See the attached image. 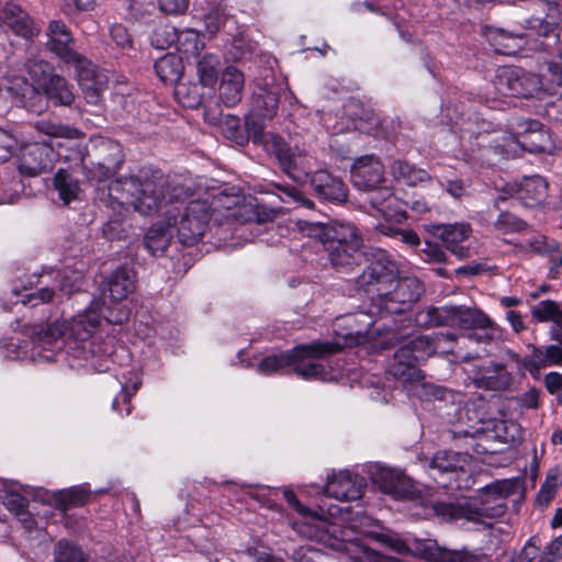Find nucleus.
<instances>
[{
  "mask_svg": "<svg viewBox=\"0 0 562 562\" xmlns=\"http://www.w3.org/2000/svg\"><path fill=\"white\" fill-rule=\"evenodd\" d=\"M430 232L435 237L439 238L445 244L446 248L458 259L462 260L471 257V247L463 245L472 234L470 224H434L430 226Z\"/></svg>",
  "mask_w": 562,
  "mask_h": 562,
  "instance_id": "nucleus-20",
  "label": "nucleus"
},
{
  "mask_svg": "<svg viewBox=\"0 0 562 562\" xmlns=\"http://www.w3.org/2000/svg\"><path fill=\"white\" fill-rule=\"evenodd\" d=\"M492 434L502 443L517 445L522 441V429L515 420H496Z\"/></svg>",
  "mask_w": 562,
  "mask_h": 562,
  "instance_id": "nucleus-45",
  "label": "nucleus"
},
{
  "mask_svg": "<svg viewBox=\"0 0 562 562\" xmlns=\"http://www.w3.org/2000/svg\"><path fill=\"white\" fill-rule=\"evenodd\" d=\"M543 111L549 120L562 122V95L547 102Z\"/></svg>",
  "mask_w": 562,
  "mask_h": 562,
  "instance_id": "nucleus-64",
  "label": "nucleus"
},
{
  "mask_svg": "<svg viewBox=\"0 0 562 562\" xmlns=\"http://www.w3.org/2000/svg\"><path fill=\"white\" fill-rule=\"evenodd\" d=\"M100 154H106L101 161L88 165L81 156L82 172L87 180L103 182L112 178L121 169L123 156L117 143L111 140L100 142Z\"/></svg>",
  "mask_w": 562,
  "mask_h": 562,
  "instance_id": "nucleus-15",
  "label": "nucleus"
},
{
  "mask_svg": "<svg viewBox=\"0 0 562 562\" xmlns=\"http://www.w3.org/2000/svg\"><path fill=\"white\" fill-rule=\"evenodd\" d=\"M54 187L58 191L59 199L69 204L79 199L81 189L79 182L66 169H59L54 177Z\"/></svg>",
  "mask_w": 562,
  "mask_h": 562,
  "instance_id": "nucleus-43",
  "label": "nucleus"
},
{
  "mask_svg": "<svg viewBox=\"0 0 562 562\" xmlns=\"http://www.w3.org/2000/svg\"><path fill=\"white\" fill-rule=\"evenodd\" d=\"M323 245L333 268L348 272L360 262L363 238L360 229L351 222L313 224L310 228Z\"/></svg>",
  "mask_w": 562,
  "mask_h": 562,
  "instance_id": "nucleus-4",
  "label": "nucleus"
},
{
  "mask_svg": "<svg viewBox=\"0 0 562 562\" xmlns=\"http://www.w3.org/2000/svg\"><path fill=\"white\" fill-rule=\"evenodd\" d=\"M423 292V284L417 278H398L397 276L392 288L389 290V294L379 299L375 307L381 315L398 314L416 302Z\"/></svg>",
  "mask_w": 562,
  "mask_h": 562,
  "instance_id": "nucleus-13",
  "label": "nucleus"
},
{
  "mask_svg": "<svg viewBox=\"0 0 562 562\" xmlns=\"http://www.w3.org/2000/svg\"><path fill=\"white\" fill-rule=\"evenodd\" d=\"M441 335H425L418 336L402 347L409 350L411 358L416 359L418 362L427 359L432 355H446L448 352H453L451 348H443L441 345L447 340Z\"/></svg>",
  "mask_w": 562,
  "mask_h": 562,
  "instance_id": "nucleus-29",
  "label": "nucleus"
},
{
  "mask_svg": "<svg viewBox=\"0 0 562 562\" xmlns=\"http://www.w3.org/2000/svg\"><path fill=\"white\" fill-rule=\"evenodd\" d=\"M536 4L543 11V15L530 20L531 27L539 34L547 36L554 25L562 20V0H537Z\"/></svg>",
  "mask_w": 562,
  "mask_h": 562,
  "instance_id": "nucleus-31",
  "label": "nucleus"
},
{
  "mask_svg": "<svg viewBox=\"0 0 562 562\" xmlns=\"http://www.w3.org/2000/svg\"><path fill=\"white\" fill-rule=\"evenodd\" d=\"M47 48L74 69L88 66V59L72 49V36L65 23L52 21L47 30Z\"/></svg>",
  "mask_w": 562,
  "mask_h": 562,
  "instance_id": "nucleus-16",
  "label": "nucleus"
},
{
  "mask_svg": "<svg viewBox=\"0 0 562 562\" xmlns=\"http://www.w3.org/2000/svg\"><path fill=\"white\" fill-rule=\"evenodd\" d=\"M390 172L394 179L403 181L407 186H417L430 181L427 170L417 168L405 160H394L390 166Z\"/></svg>",
  "mask_w": 562,
  "mask_h": 562,
  "instance_id": "nucleus-35",
  "label": "nucleus"
},
{
  "mask_svg": "<svg viewBox=\"0 0 562 562\" xmlns=\"http://www.w3.org/2000/svg\"><path fill=\"white\" fill-rule=\"evenodd\" d=\"M372 479L384 494L394 499H416L420 496L413 481L400 469L380 467L372 474Z\"/></svg>",
  "mask_w": 562,
  "mask_h": 562,
  "instance_id": "nucleus-17",
  "label": "nucleus"
},
{
  "mask_svg": "<svg viewBox=\"0 0 562 562\" xmlns=\"http://www.w3.org/2000/svg\"><path fill=\"white\" fill-rule=\"evenodd\" d=\"M516 486L514 480L495 481L484 486L480 490V505L474 509L451 503H437L434 509L438 515L452 520L479 521L481 517H497L504 514L503 501L515 492Z\"/></svg>",
  "mask_w": 562,
  "mask_h": 562,
  "instance_id": "nucleus-6",
  "label": "nucleus"
},
{
  "mask_svg": "<svg viewBox=\"0 0 562 562\" xmlns=\"http://www.w3.org/2000/svg\"><path fill=\"white\" fill-rule=\"evenodd\" d=\"M178 32L179 30L170 24L158 26L150 36V43L158 49H167L176 45Z\"/></svg>",
  "mask_w": 562,
  "mask_h": 562,
  "instance_id": "nucleus-52",
  "label": "nucleus"
},
{
  "mask_svg": "<svg viewBox=\"0 0 562 562\" xmlns=\"http://www.w3.org/2000/svg\"><path fill=\"white\" fill-rule=\"evenodd\" d=\"M531 314L538 322H552L557 327L562 329V310L555 301H540L533 306Z\"/></svg>",
  "mask_w": 562,
  "mask_h": 562,
  "instance_id": "nucleus-48",
  "label": "nucleus"
},
{
  "mask_svg": "<svg viewBox=\"0 0 562 562\" xmlns=\"http://www.w3.org/2000/svg\"><path fill=\"white\" fill-rule=\"evenodd\" d=\"M34 126L38 133L50 137H63L69 139H78L82 137V133L78 128L48 120L37 121Z\"/></svg>",
  "mask_w": 562,
  "mask_h": 562,
  "instance_id": "nucleus-49",
  "label": "nucleus"
},
{
  "mask_svg": "<svg viewBox=\"0 0 562 562\" xmlns=\"http://www.w3.org/2000/svg\"><path fill=\"white\" fill-rule=\"evenodd\" d=\"M283 496L288 504L302 516L301 520L293 522V529L301 536L323 542L337 551L353 552V548L358 544L353 542V530L350 528H341L336 524L329 522L322 518L316 512L301 504L294 492L285 488Z\"/></svg>",
  "mask_w": 562,
  "mask_h": 562,
  "instance_id": "nucleus-5",
  "label": "nucleus"
},
{
  "mask_svg": "<svg viewBox=\"0 0 562 562\" xmlns=\"http://www.w3.org/2000/svg\"><path fill=\"white\" fill-rule=\"evenodd\" d=\"M407 392L423 402H446L453 398V393L451 391L434 383L426 382L424 378L413 383Z\"/></svg>",
  "mask_w": 562,
  "mask_h": 562,
  "instance_id": "nucleus-41",
  "label": "nucleus"
},
{
  "mask_svg": "<svg viewBox=\"0 0 562 562\" xmlns=\"http://www.w3.org/2000/svg\"><path fill=\"white\" fill-rule=\"evenodd\" d=\"M279 97L276 92L262 90L254 95L252 111L260 117L272 119L278 109Z\"/></svg>",
  "mask_w": 562,
  "mask_h": 562,
  "instance_id": "nucleus-50",
  "label": "nucleus"
},
{
  "mask_svg": "<svg viewBox=\"0 0 562 562\" xmlns=\"http://www.w3.org/2000/svg\"><path fill=\"white\" fill-rule=\"evenodd\" d=\"M436 335H441L443 336L445 338H448L447 340L448 341H445L442 342V347L443 348H451L453 349V352H448L447 355H453L456 356V358H459V359H462L464 361H468L469 359L471 358H474V355L470 353V352H463V346H468L467 342H480L482 341L483 339H491V336L485 334V335H479V334H468V335H462L461 337H457L456 335L453 334H450V333H447V334H443V333H437ZM477 355H475L476 357Z\"/></svg>",
  "mask_w": 562,
  "mask_h": 562,
  "instance_id": "nucleus-42",
  "label": "nucleus"
},
{
  "mask_svg": "<svg viewBox=\"0 0 562 562\" xmlns=\"http://www.w3.org/2000/svg\"><path fill=\"white\" fill-rule=\"evenodd\" d=\"M22 83L23 87L16 91L19 102L30 112L42 113L47 108L44 94L25 81Z\"/></svg>",
  "mask_w": 562,
  "mask_h": 562,
  "instance_id": "nucleus-46",
  "label": "nucleus"
},
{
  "mask_svg": "<svg viewBox=\"0 0 562 562\" xmlns=\"http://www.w3.org/2000/svg\"><path fill=\"white\" fill-rule=\"evenodd\" d=\"M104 302L93 300L83 313L69 321H56L41 327L35 333L31 358L33 361L50 362L58 351L66 347V352L74 359L90 363L98 372L109 369L108 358L112 353V345L103 347L88 339L100 327L102 317L112 324H122L127 319L126 311L120 310L116 315L103 313Z\"/></svg>",
  "mask_w": 562,
  "mask_h": 562,
  "instance_id": "nucleus-2",
  "label": "nucleus"
},
{
  "mask_svg": "<svg viewBox=\"0 0 562 562\" xmlns=\"http://www.w3.org/2000/svg\"><path fill=\"white\" fill-rule=\"evenodd\" d=\"M204 46V37L200 32L193 29H184L178 32L175 47L186 58L198 57Z\"/></svg>",
  "mask_w": 562,
  "mask_h": 562,
  "instance_id": "nucleus-40",
  "label": "nucleus"
},
{
  "mask_svg": "<svg viewBox=\"0 0 562 562\" xmlns=\"http://www.w3.org/2000/svg\"><path fill=\"white\" fill-rule=\"evenodd\" d=\"M397 276L396 262L386 251L378 249L371 254L367 268L359 276L358 283L375 306L379 299L389 294V290Z\"/></svg>",
  "mask_w": 562,
  "mask_h": 562,
  "instance_id": "nucleus-9",
  "label": "nucleus"
},
{
  "mask_svg": "<svg viewBox=\"0 0 562 562\" xmlns=\"http://www.w3.org/2000/svg\"><path fill=\"white\" fill-rule=\"evenodd\" d=\"M116 180L112 181L106 188H100L98 190L99 200L112 212L110 220L103 226V235L110 240L122 239L125 236V227L123 225L124 220L128 215L120 216L115 210L108 204L106 198L110 188L115 183Z\"/></svg>",
  "mask_w": 562,
  "mask_h": 562,
  "instance_id": "nucleus-37",
  "label": "nucleus"
},
{
  "mask_svg": "<svg viewBox=\"0 0 562 562\" xmlns=\"http://www.w3.org/2000/svg\"><path fill=\"white\" fill-rule=\"evenodd\" d=\"M368 191L370 192L369 202L372 209L380 213L385 220L396 217L397 200L391 189L378 186V188Z\"/></svg>",
  "mask_w": 562,
  "mask_h": 562,
  "instance_id": "nucleus-36",
  "label": "nucleus"
},
{
  "mask_svg": "<svg viewBox=\"0 0 562 562\" xmlns=\"http://www.w3.org/2000/svg\"><path fill=\"white\" fill-rule=\"evenodd\" d=\"M351 181L361 191L373 190L384 181V166L374 155H366L355 160Z\"/></svg>",
  "mask_w": 562,
  "mask_h": 562,
  "instance_id": "nucleus-23",
  "label": "nucleus"
},
{
  "mask_svg": "<svg viewBox=\"0 0 562 562\" xmlns=\"http://www.w3.org/2000/svg\"><path fill=\"white\" fill-rule=\"evenodd\" d=\"M18 147V138L9 131L0 128V162L7 161Z\"/></svg>",
  "mask_w": 562,
  "mask_h": 562,
  "instance_id": "nucleus-57",
  "label": "nucleus"
},
{
  "mask_svg": "<svg viewBox=\"0 0 562 562\" xmlns=\"http://www.w3.org/2000/svg\"><path fill=\"white\" fill-rule=\"evenodd\" d=\"M263 117L258 116L256 112L251 111L249 115L246 116V128L250 136L254 137L255 142H260L263 136L265 125L262 123Z\"/></svg>",
  "mask_w": 562,
  "mask_h": 562,
  "instance_id": "nucleus-61",
  "label": "nucleus"
},
{
  "mask_svg": "<svg viewBox=\"0 0 562 562\" xmlns=\"http://www.w3.org/2000/svg\"><path fill=\"white\" fill-rule=\"evenodd\" d=\"M541 71V76H538L519 67H502L497 70L493 85L502 95L542 99L559 86L551 85V76L544 65Z\"/></svg>",
  "mask_w": 562,
  "mask_h": 562,
  "instance_id": "nucleus-8",
  "label": "nucleus"
},
{
  "mask_svg": "<svg viewBox=\"0 0 562 562\" xmlns=\"http://www.w3.org/2000/svg\"><path fill=\"white\" fill-rule=\"evenodd\" d=\"M363 479L350 471H340L327 476L324 493L340 502L359 499L363 494Z\"/></svg>",
  "mask_w": 562,
  "mask_h": 562,
  "instance_id": "nucleus-22",
  "label": "nucleus"
},
{
  "mask_svg": "<svg viewBox=\"0 0 562 562\" xmlns=\"http://www.w3.org/2000/svg\"><path fill=\"white\" fill-rule=\"evenodd\" d=\"M473 379L477 387L492 391L505 390L512 383V375L506 368L494 362L480 368Z\"/></svg>",
  "mask_w": 562,
  "mask_h": 562,
  "instance_id": "nucleus-30",
  "label": "nucleus"
},
{
  "mask_svg": "<svg viewBox=\"0 0 562 562\" xmlns=\"http://www.w3.org/2000/svg\"><path fill=\"white\" fill-rule=\"evenodd\" d=\"M82 276L79 272L64 270L59 272L50 286H42L38 290L22 296L23 304L36 306L41 303H50L56 300L60 301L65 296H69L80 290Z\"/></svg>",
  "mask_w": 562,
  "mask_h": 562,
  "instance_id": "nucleus-14",
  "label": "nucleus"
},
{
  "mask_svg": "<svg viewBox=\"0 0 562 562\" xmlns=\"http://www.w3.org/2000/svg\"><path fill=\"white\" fill-rule=\"evenodd\" d=\"M112 41L117 47L127 48L132 46V38L125 26L115 24L110 30Z\"/></svg>",
  "mask_w": 562,
  "mask_h": 562,
  "instance_id": "nucleus-63",
  "label": "nucleus"
},
{
  "mask_svg": "<svg viewBox=\"0 0 562 562\" xmlns=\"http://www.w3.org/2000/svg\"><path fill=\"white\" fill-rule=\"evenodd\" d=\"M494 228L502 234L519 233L526 228V223L509 212H502L494 222Z\"/></svg>",
  "mask_w": 562,
  "mask_h": 562,
  "instance_id": "nucleus-55",
  "label": "nucleus"
},
{
  "mask_svg": "<svg viewBox=\"0 0 562 562\" xmlns=\"http://www.w3.org/2000/svg\"><path fill=\"white\" fill-rule=\"evenodd\" d=\"M552 86H562V26L557 34V55L544 63Z\"/></svg>",
  "mask_w": 562,
  "mask_h": 562,
  "instance_id": "nucleus-53",
  "label": "nucleus"
},
{
  "mask_svg": "<svg viewBox=\"0 0 562 562\" xmlns=\"http://www.w3.org/2000/svg\"><path fill=\"white\" fill-rule=\"evenodd\" d=\"M183 188L166 183L158 172L140 170L137 175L121 177L110 188L106 202L120 216L131 210L142 215L159 214L148 229L145 246L153 254L164 252L176 236L180 196Z\"/></svg>",
  "mask_w": 562,
  "mask_h": 562,
  "instance_id": "nucleus-1",
  "label": "nucleus"
},
{
  "mask_svg": "<svg viewBox=\"0 0 562 562\" xmlns=\"http://www.w3.org/2000/svg\"><path fill=\"white\" fill-rule=\"evenodd\" d=\"M418 363L416 359L411 358L408 349L400 347L387 366V373L408 390L413 383L424 378Z\"/></svg>",
  "mask_w": 562,
  "mask_h": 562,
  "instance_id": "nucleus-25",
  "label": "nucleus"
},
{
  "mask_svg": "<svg viewBox=\"0 0 562 562\" xmlns=\"http://www.w3.org/2000/svg\"><path fill=\"white\" fill-rule=\"evenodd\" d=\"M108 290L113 301L125 300L135 289V276L127 268H119L108 279Z\"/></svg>",
  "mask_w": 562,
  "mask_h": 562,
  "instance_id": "nucleus-34",
  "label": "nucleus"
},
{
  "mask_svg": "<svg viewBox=\"0 0 562 562\" xmlns=\"http://www.w3.org/2000/svg\"><path fill=\"white\" fill-rule=\"evenodd\" d=\"M186 191L180 196L179 213L176 225V237L183 246L196 245L209 227L211 206L204 200L190 201L183 206Z\"/></svg>",
  "mask_w": 562,
  "mask_h": 562,
  "instance_id": "nucleus-11",
  "label": "nucleus"
},
{
  "mask_svg": "<svg viewBox=\"0 0 562 562\" xmlns=\"http://www.w3.org/2000/svg\"><path fill=\"white\" fill-rule=\"evenodd\" d=\"M422 252L425 260L429 262L442 263L448 258L443 248L437 243L426 241Z\"/></svg>",
  "mask_w": 562,
  "mask_h": 562,
  "instance_id": "nucleus-59",
  "label": "nucleus"
},
{
  "mask_svg": "<svg viewBox=\"0 0 562 562\" xmlns=\"http://www.w3.org/2000/svg\"><path fill=\"white\" fill-rule=\"evenodd\" d=\"M205 26L210 33H215L226 21L225 10L223 8L212 9L204 18Z\"/></svg>",
  "mask_w": 562,
  "mask_h": 562,
  "instance_id": "nucleus-60",
  "label": "nucleus"
},
{
  "mask_svg": "<svg viewBox=\"0 0 562 562\" xmlns=\"http://www.w3.org/2000/svg\"><path fill=\"white\" fill-rule=\"evenodd\" d=\"M25 67L30 77L54 105L70 106L75 101L72 86L65 78L55 74L47 61L32 59L27 60Z\"/></svg>",
  "mask_w": 562,
  "mask_h": 562,
  "instance_id": "nucleus-12",
  "label": "nucleus"
},
{
  "mask_svg": "<svg viewBox=\"0 0 562 562\" xmlns=\"http://www.w3.org/2000/svg\"><path fill=\"white\" fill-rule=\"evenodd\" d=\"M89 490L83 486H74L67 490L57 491L54 494L57 505L66 510L70 507L81 506L89 498Z\"/></svg>",
  "mask_w": 562,
  "mask_h": 562,
  "instance_id": "nucleus-47",
  "label": "nucleus"
},
{
  "mask_svg": "<svg viewBox=\"0 0 562 562\" xmlns=\"http://www.w3.org/2000/svg\"><path fill=\"white\" fill-rule=\"evenodd\" d=\"M182 58L175 54H166L155 63V70L165 83H177L183 74Z\"/></svg>",
  "mask_w": 562,
  "mask_h": 562,
  "instance_id": "nucleus-38",
  "label": "nucleus"
},
{
  "mask_svg": "<svg viewBox=\"0 0 562 562\" xmlns=\"http://www.w3.org/2000/svg\"><path fill=\"white\" fill-rule=\"evenodd\" d=\"M351 344V339L346 337L342 344L324 341L299 346L291 351L263 358L257 370L261 374L270 375L285 367H292L294 372L303 379L326 380L328 372L319 359L336 353Z\"/></svg>",
  "mask_w": 562,
  "mask_h": 562,
  "instance_id": "nucleus-3",
  "label": "nucleus"
},
{
  "mask_svg": "<svg viewBox=\"0 0 562 562\" xmlns=\"http://www.w3.org/2000/svg\"><path fill=\"white\" fill-rule=\"evenodd\" d=\"M138 386H139V382H134L133 384H123L122 385V392L121 394H119L114 400H113V403H112V408L114 411H120L119 406L120 404H125L126 405V415H128L131 413V406H130V398L137 392L138 390Z\"/></svg>",
  "mask_w": 562,
  "mask_h": 562,
  "instance_id": "nucleus-58",
  "label": "nucleus"
},
{
  "mask_svg": "<svg viewBox=\"0 0 562 562\" xmlns=\"http://www.w3.org/2000/svg\"><path fill=\"white\" fill-rule=\"evenodd\" d=\"M452 310L453 306H430L417 313L416 322L426 327L450 326Z\"/></svg>",
  "mask_w": 562,
  "mask_h": 562,
  "instance_id": "nucleus-44",
  "label": "nucleus"
},
{
  "mask_svg": "<svg viewBox=\"0 0 562 562\" xmlns=\"http://www.w3.org/2000/svg\"><path fill=\"white\" fill-rule=\"evenodd\" d=\"M470 457L454 451H438L430 461V468L441 473L464 471Z\"/></svg>",
  "mask_w": 562,
  "mask_h": 562,
  "instance_id": "nucleus-39",
  "label": "nucleus"
},
{
  "mask_svg": "<svg viewBox=\"0 0 562 562\" xmlns=\"http://www.w3.org/2000/svg\"><path fill=\"white\" fill-rule=\"evenodd\" d=\"M509 127L512 134L507 138V143L496 145V148L503 154H516L517 148L529 153H544L552 147L551 134L537 120H515Z\"/></svg>",
  "mask_w": 562,
  "mask_h": 562,
  "instance_id": "nucleus-10",
  "label": "nucleus"
},
{
  "mask_svg": "<svg viewBox=\"0 0 562 562\" xmlns=\"http://www.w3.org/2000/svg\"><path fill=\"white\" fill-rule=\"evenodd\" d=\"M491 326V318L482 311L463 306H453L450 327H459L461 329H486Z\"/></svg>",
  "mask_w": 562,
  "mask_h": 562,
  "instance_id": "nucleus-33",
  "label": "nucleus"
},
{
  "mask_svg": "<svg viewBox=\"0 0 562 562\" xmlns=\"http://www.w3.org/2000/svg\"><path fill=\"white\" fill-rule=\"evenodd\" d=\"M75 71L87 102L98 104L104 85L103 77L97 74L95 67L91 61H88V66L85 65L82 68L75 69Z\"/></svg>",
  "mask_w": 562,
  "mask_h": 562,
  "instance_id": "nucleus-32",
  "label": "nucleus"
},
{
  "mask_svg": "<svg viewBox=\"0 0 562 562\" xmlns=\"http://www.w3.org/2000/svg\"><path fill=\"white\" fill-rule=\"evenodd\" d=\"M56 153L47 143H31L22 147L19 157V171L34 177L52 168Z\"/></svg>",
  "mask_w": 562,
  "mask_h": 562,
  "instance_id": "nucleus-19",
  "label": "nucleus"
},
{
  "mask_svg": "<svg viewBox=\"0 0 562 562\" xmlns=\"http://www.w3.org/2000/svg\"><path fill=\"white\" fill-rule=\"evenodd\" d=\"M311 184L315 192L325 200L344 202L347 199V187L340 178L326 170L315 171L311 176Z\"/></svg>",
  "mask_w": 562,
  "mask_h": 562,
  "instance_id": "nucleus-27",
  "label": "nucleus"
},
{
  "mask_svg": "<svg viewBox=\"0 0 562 562\" xmlns=\"http://www.w3.org/2000/svg\"><path fill=\"white\" fill-rule=\"evenodd\" d=\"M245 77L244 74L234 66L224 69L220 80L218 95L226 106H234L243 98Z\"/></svg>",
  "mask_w": 562,
  "mask_h": 562,
  "instance_id": "nucleus-28",
  "label": "nucleus"
},
{
  "mask_svg": "<svg viewBox=\"0 0 562 562\" xmlns=\"http://www.w3.org/2000/svg\"><path fill=\"white\" fill-rule=\"evenodd\" d=\"M220 59L212 55H205L196 65V71L200 82L204 87H213L218 77Z\"/></svg>",
  "mask_w": 562,
  "mask_h": 562,
  "instance_id": "nucleus-51",
  "label": "nucleus"
},
{
  "mask_svg": "<svg viewBox=\"0 0 562 562\" xmlns=\"http://www.w3.org/2000/svg\"><path fill=\"white\" fill-rule=\"evenodd\" d=\"M0 27H5L26 41L36 37L41 26L18 3L0 0Z\"/></svg>",
  "mask_w": 562,
  "mask_h": 562,
  "instance_id": "nucleus-18",
  "label": "nucleus"
},
{
  "mask_svg": "<svg viewBox=\"0 0 562 562\" xmlns=\"http://www.w3.org/2000/svg\"><path fill=\"white\" fill-rule=\"evenodd\" d=\"M374 537L397 552H405L414 546L415 551L428 562H490V558L477 550H449L439 547L434 540H420L413 537L401 539L397 535L389 531L375 533Z\"/></svg>",
  "mask_w": 562,
  "mask_h": 562,
  "instance_id": "nucleus-7",
  "label": "nucleus"
},
{
  "mask_svg": "<svg viewBox=\"0 0 562 562\" xmlns=\"http://www.w3.org/2000/svg\"><path fill=\"white\" fill-rule=\"evenodd\" d=\"M55 562H86V560L76 544L59 540L55 548Z\"/></svg>",
  "mask_w": 562,
  "mask_h": 562,
  "instance_id": "nucleus-54",
  "label": "nucleus"
},
{
  "mask_svg": "<svg viewBox=\"0 0 562 562\" xmlns=\"http://www.w3.org/2000/svg\"><path fill=\"white\" fill-rule=\"evenodd\" d=\"M548 183L541 176L525 177L520 182L507 184V193L527 207L541 204L547 196Z\"/></svg>",
  "mask_w": 562,
  "mask_h": 562,
  "instance_id": "nucleus-24",
  "label": "nucleus"
},
{
  "mask_svg": "<svg viewBox=\"0 0 562 562\" xmlns=\"http://www.w3.org/2000/svg\"><path fill=\"white\" fill-rule=\"evenodd\" d=\"M273 144L283 171L295 181H304L311 172L312 157L299 148H291L279 137Z\"/></svg>",
  "mask_w": 562,
  "mask_h": 562,
  "instance_id": "nucleus-21",
  "label": "nucleus"
},
{
  "mask_svg": "<svg viewBox=\"0 0 562 562\" xmlns=\"http://www.w3.org/2000/svg\"><path fill=\"white\" fill-rule=\"evenodd\" d=\"M531 353L526 356L521 363L529 373L537 378L541 369L549 366H559L562 363V346L548 345L546 347L530 346Z\"/></svg>",
  "mask_w": 562,
  "mask_h": 562,
  "instance_id": "nucleus-26",
  "label": "nucleus"
},
{
  "mask_svg": "<svg viewBox=\"0 0 562 562\" xmlns=\"http://www.w3.org/2000/svg\"><path fill=\"white\" fill-rule=\"evenodd\" d=\"M525 248L533 252L548 254L557 251L559 244L554 240L548 241L546 236L538 235L528 239L525 244Z\"/></svg>",
  "mask_w": 562,
  "mask_h": 562,
  "instance_id": "nucleus-56",
  "label": "nucleus"
},
{
  "mask_svg": "<svg viewBox=\"0 0 562 562\" xmlns=\"http://www.w3.org/2000/svg\"><path fill=\"white\" fill-rule=\"evenodd\" d=\"M159 9L166 14H182L188 10V0H158Z\"/></svg>",
  "mask_w": 562,
  "mask_h": 562,
  "instance_id": "nucleus-62",
  "label": "nucleus"
}]
</instances>
